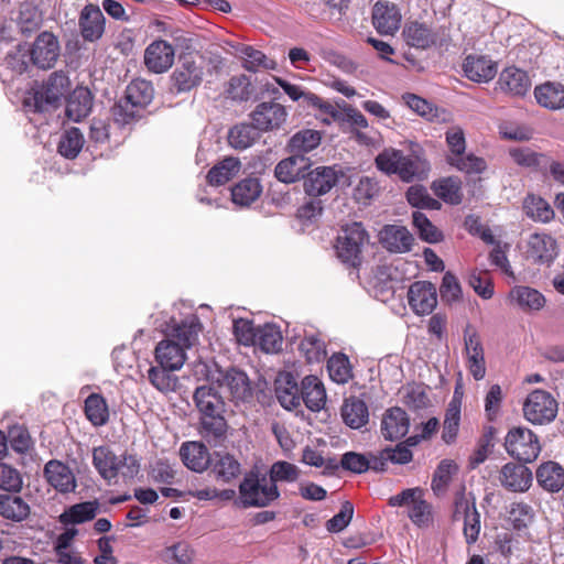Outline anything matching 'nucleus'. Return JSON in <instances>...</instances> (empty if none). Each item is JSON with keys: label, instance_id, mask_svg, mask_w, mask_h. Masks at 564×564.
Listing matches in <instances>:
<instances>
[{"label": "nucleus", "instance_id": "f03ea898", "mask_svg": "<svg viewBox=\"0 0 564 564\" xmlns=\"http://www.w3.org/2000/svg\"><path fill=\"white\" fill-rule=\"evenodd\" d=\"M154 88L145 79L132 80L126 89V96L113 107L117 121L129 123L139 117L141 109L145 108L153 99Z\"/></svg>", "mask_w": 564, "mask_h": 564}, {"label": "nucleus", "instance_id": "9b49d317", "mask_svg": "<svg viewBox=\"0 0 564 564\" xmlns=\"http://www.w3.org/2000/svg\"><path fill=\"white\" fill-rule=\"evenodd\" d=\"M31 64L41 69L52 68L59 56V44L56 36L50 32L39 34L30 45Z\"/></svg>", "mask_w": 564, "mask_h": 564}, {"label": "nucleus", "instance_id": "0eeeda50", "mask_svg": "<svg viewBox=\"0 0 564 564\" xmlns=\"http://www.w3.org/2000/svg\"><path fill=\"white\" fill-rule=\"evenodd\" d=\"M558 412V402L547 391L535 389L530 392L523 403V415L533 425L552 423Z\"/></svg>", "mask_w": 564, "mask_h": 564}, {"label": "nucleus", "instance_id": "a211bd4d", "mask_svg": "<svg viewBox=\"0 0 564 564\" xmlns=\"http://www.w3.org/2000/svg\"><path fill=\"white\" fill-rule=\"evenodd\" d=\"M556 240L547 234L536 232L529 237L528 257L535 263L550 264L557 256Z\"/></svg>", "mask_w": 564, "mask_h": 564}, {"label": "nucleus", "instance_id": "72a5a7b5", "mask_svg": "<svg viewBox=\"0 0 564 564\" xmlns=\"http://www.w3.org/2000/svg\"><path fill=\"white\" fill-rule=\"evenodd\" d=\"M93 108V95L87 87H76L66 104V116L73 121L86 118Z\"/></svg>", "mask_w": 564, "mask_h": 564}, {"label": "nucleus", "instance_id": "2f4dec72", "mask_svg": "<svg viewBox=\"0 0 564 564\" xmlns=\"http://www.w3.org/2000/svg\"><path fill=\"white\" fill-rule=\"evenodd\" d=\"M301 402L313 412L321 411L326 403V391L322 381L315 376H307L301 383Z\"/></svg>", "mask_w": 564, "mask_h": 564}, {"label": "nucleus", "instance_id": "c756f323", "mask_svg": "<svg viewBox=\"0 0 564 564\" xmlns=\"http://www.w3.org/2000/svg\"><path fill=\"white\" fill-rule=\"evenodd\" d=\"M164 332L167 336L172 337L171 339H174L186 349L196 343L200 332V323L195 315H192L181 323L174 322V324L167 326Z\"/></svg>", "mask_w": 564, "mask_h": 564}, {"label": "nucleus", "instance_id": "13d9d810", "mask_svg": "<svg viewBox=\"0 0 564 564\" xmlns=\"http://www.w3.org/2000/svg\"><path fill=\"white\" fill-rule=\"evenodd\" d=\"M256 337L259 347L265 352H278L282 347L283 337L275 325L267 324L259 328Z\"/></svg>", "mask_w": 564, "mask_h": 564}, {"label": "nucleus", "instance_id": "3c124183", "mask_svg": "<svg viewBox=\"0 0 564 564\" xmlns=\"http://www.w3.org/2000/svg\"><path fill=\"white\" fill-rule=\"evenodd\" d=\"M259 132L253 122L237 124L229 130L228 142L237 150H245L258 140Z\"/></svg>", "mask_w": 564, "mask_h": 564}, {"label": "nucleus", "instance_id": "49530a36", "mask_svg": "<svg viewBox=\"0 0 564 564\" xmlns=\"http://www.w3.org/2000/svg\"><path fill=\"white\" fill-rule=\"evenodd\" d=\"M370 284L375 291L376 297L386 301L394 293L392 268L388 265H378L373 270Z\"/></svg>", "mask_w": 564, "mask_h": 564}, {"label": "nucleus", "instance_id": "412c9836", "mask_svg": "<svg viewBox=\"0 0 564 564\" xmlns=\"http://www.w3.org/2000/svg\"><path fill=\"white\" fill-rule=\"evenodd\" d=\"M209 467L215 478L224 484H230L241 474V463L228 452H214Z\"/></svg>", "mask_w": 564, "mask_h": 564}, {"label": "nucleus", "instance_id": "b1692460", "mask_svg": "<svg viewBox=\"0 0 564 564\" xmlns=\"http://www.w3.org/2000/svg\"><path fill=\"white\" fill-rule=\"evenodd\" d=\"M154 356L160 366L175 371L180 370L186 360L185 348L170 338L156 345Z\"/></svg>", "mask_w": 564, "mask_h": 564}, {"label": "nucleus", "instance_id": "dca6fc26", "mask_svg": "<svg viewBox=\"0 0 564 564\" xmlns=\"http://www.w3.org/2000/svg\"><path fill=\"white\" fill-rule=\"evenodd\" d=\"M464 341L468 370L475 380H482L486 376V361L481 340L476 332L467 327Z\"/></svg>", "mask_w": 564, "mask_h": 564}, {"label": "nucleus", "instance_id": "f8f14e48", "mask_svg": "<svg viewBox=\"0 0 564 564\" xmlns=\"http://www.w3.org/2000/svg\"><path fill=\"white\" fill-rule=\"evenodd\" d=\"M343 176L336 166H318L303 176L304 192L310 197H318L327 194Z\"/></svg>", "mask_w": 564, "mask_h": 564}, {"label": "nucleus", "instance_id": "58836bf2", "mask_svg": "<svg viewBox=\"0 0 564 564\" xmlns=\"http://www.w3.org/2000/svg\"><path fill=\"white\" fill-rule=\"evenodd\" d=\"M261 193L262 186L258 178H245L231 188L232 203L241 207L249 206L259 198Z\"/></svg>", "mask_w": 564, "mask_h": 564}, {"label": "nucleus", "instance_id": "4c0bfd02", "mask_svg": "<svg viewBox=\"0 0 564 564\" xmlns=\"http://www.w3.org/2000/svg\"><path fill=\"white\" fill-rule=\"evenodd\" d=\"M307 166L308 162L305 156L292 154L276 164L274 175L282 183H294L301 177L303 178V171Z\"/></svg>", "mask_w": 564, "mask_h": 564}, {"label": "nucleus", "instance_id": "7ed1b4c3", "mask_svg": "<svg viewBox=\"0 0 564 564\" xmlns=\"http://www.w3.org/2000/svg\"><path fill=\"white\" fill-rule=\"evenodd\" d=\"M205 59L202 54L183 53L171 75V87L177 94L197 88L204 79Z\"/></svg>", "mask_w": 564, "mask_h": 564}, {"label": "nucleus", "instance_id": "423d86ee", "mask_svg": "<svg viewBox=\"0 0 564 564\" xmlns=\"http://www.w3.org/2000/svg\"><path fill=\"white\" fill-rule=\"evenodd\" d=\"M207 381L219 388H227L235 401H247L252 397L250 380L246 372L237 368L223 369L217 364L207 368Z\"/></svg>", "mask_w": 564, "mask_h": 564}, {"label": "nucleus", "instance_id": "4be33fe9", "mask_svg": "<svg viewBox=\"0 0 564 564\" xmlns=\"http://www.w3.org/2000/svg\"><path fill=\"white\" fill-rule=\"evenodd\" d=\"M410 420L406 412L398 406L386 411L381 421V434L387 441H397L406 435Z\"/></svg>", "mask_w": 564, "mask_h": 564}, {"label": "nucleus", "instance_id": "c85d7f7f", "mask_svg": "<svg viewBox=\"0 0 564 564\" xmlns=\"http://www.w3.org/2000/svg\"><path fill=\"white\" fill-rule=\"evenodd\" d=\"M340 415L344 423L352 430H360L369 422L368 405L357 397H349L344 400Z\"/></svg>", "mask_w": 564, "mask_h": 564}, {"label": "nucleus", "instance_id": "9d476101", "mask_svg": "<svg viewBox=\"0 0 564 564\" xmlns=\"http://www.w3.org/2000/svg\"><path fill=\"white\" fill-rule=\"evenodd\" d=\"M69 78L63 70L53 72L43 85L34 93V105L37 111L55 108L69 88Z\"/></svg>", "mask_w": 564, "mask_h": 564}, {"label": "nucleus", "instance_id": "bb28decb", "mask_svg": "<svg viewBox=\"0 0 564 564\" xmlns=\"http://www.w3.org/2000/svg\"><path fill=\"white\" fill-rule=\"evenodd\" d=\"M47 482L59 492H70L76 487V480L69 467L58 460H50L44 467Z\"/></svg>", "mask_w": 564, "mask_h": 564}, {"label": "nucleus", "instance_id": "bf43d9fd", "mask_svg": "<svg viewBox=\"0 0 564 564\" xmlns=\"http://www.w3.org/2000/svg\"><path fill=\"white\" fill-rule=\"evenodd\" d=\"M457 470L458 466L454 460H441L432 478V490L437 495L444 492L449 485L453 475H455Z\"/></svg>", "mask_w": 564, "mask_h": 564}, {"label": "nucleus", "instance_id": "4d7b16f0", "mask_svg": "<svg viewBox=\"0 0 564 564\" xmlns=\"http://www.w3.org/2000/svg\"><path fill=\"white\" fill-rule=\"evenodd\" d=\"M84 145V135L78 128L66 130L58 142V152L66 159H75Z\"/></svg>", "mask_w": 564, "mask_h": 564}, {"label": "nucleus", "instance_id": "de8ad7c7", "mask_svg": "<svg viewBox=\"0 0 564 564\" xmlns=\"http://www.w3.org/2000/svg\"><path fill=\"white\" fill-rule=\"evenodd\" d=\"M510 299L522 310L538 311L545 304V299L538 290L529 286H516L510 292Z\"/></svg>", "mask_w": 564, "mask_h": 564}, {"label": "nucleus", "instance_id": "052dcab7", "mask_svg": "<svg viewBox=\"0 0 564 564\" xmlns=\"http://www.w3.org/2000/svg\"><path fill=\"white\" fill-rule=\"evenodd\" d=\"M460 421V401L453 398L448 404L445 413L443 425V440L445 443L451 444L457 436Z\"/></svg>", "mask_w": 564, "mask_h": 564}, {"label": "nucleus", "instance_id": "09e8293b", "mask_svg": "<svg viewBox=\"0 0 564 564\" xmlns=\"http://www.w3.org/2000/svg\"><path fill=\"white\" fill-rule=\"evenodd\" d=\"M321 143V134L316 130L296 132L289 141L288 148L294 155H303L316 149Z\"/></svg>", "mask_w": 564, "mask_h": 564}, {"label": "nucleus", "instance_id": "69168bd1", "mask_svg": "<svg viewBox=\"0 0 564 564\" xmlns=\"http://www.w3.org/2000/svg\"><path fill=\"white\" fill-rule=\"evenodd\" d=\"M412 220L421 239L430 243H436L442 240V232L430 221L425 214L419 210L414 212Z\"/></svg>", "mask_w": 564, "mask_h": 564}, {"label": "nucleus", "instance_id": "cd10ccee", "mask_svg": "<svg viewBox=\"0 0 564 564\" xmlns=\"http://www.w3.org/2000/svg\"><path fill=\"white\" fill-rule=\"evenodd\" d=\"M499 479L508 490L525 491L531 486L532 473L523 465L508 463L502 467Z\"/></svg>", "mask_w": 564, "mask_h": 564}, {"label": "nucleus", "instance_id": "ddd939ff", "mask_svg": "<svg viewBox=\"0 0 564 564\" xmlns=\"http://www.w3.org/2000/svg\"><path fill=\"white\" fill-rule=\"evenodd\" d=\"M250 117L258 131L267 132L281 128L286 121L288 111L281 104L264 101L254 108Z\"/></svg>", "mask_w": 564, "mask_h": 564}, {"label": "nucleus", "instance_id": "6e6d98bb", "mask_svg": "<svg viewBox=\"0 0 564 564\" xmlns=\"http://www.w3.org/2000/svg\"><path fill=\"white\" fill-rule=\"evenodd\" d=\"M173 371L158 364L149 368L147 378L158 391L167 393L174 391L177 383V377L172 373Z\"/></svg>", "mask_w": 564, "mask_h": 564}, {"label": "nucleus", "instance_id": "f3484780", "mask_svg": "<svg viewBox=\"0 0 564 564\" xmlns=\"http://www.w3.org/2000/svg\"><path fill=\"white\" fill-rule=\"evenodd\" d=\"M106 19L96 4H86L78 19L80 34L85 41L96 42L102 37L105 33Z\"/></svg>", "mask_w": 564, "mask_h": 564}, {"label": "nucleus", "instance_id": "1a4fd4ad", "mask_svg": "<svg viewBox=\"0 0 564 564\" xmlns=\"http://www.w3.org/2000/svg\"><path fill=\"white\" fill-rule=\"evenodd\" d=\"M505 447L509 455L523 463L535 460L541 452L538 436L522 426L513 427L508 432Z\"/></svg>", "mask_w": 564, "mask_h": 564}, {"label": "nucleus", "instance_id": "864d4df0", "mask_svg": "<svg viewBox=\"0 0 564 564\" xmlns=\"http://www.w3.org/2000/svg\"><path fill=\"white\" fill-rule=\"evenodd\" d=\"M435 195L445 203L458 205L462 203L463 194L460 181L457 177H447L433 183Z\"/></svg>", "mask_w": 564, "mask_h": 564}, {"label": "nucleus", "instance_id": "8fccbe9b", "mask_svg": "<svg viewBox=\"0 0 564 564\" xmlns=\"http://www.w3.org/2000/svg\"><path fill=\"white\" fill-rule=\"evenodd\" d=\"M510 155L517 164L536 170L550 169L552 163L545 154L527 147L510 149Z\"/></svg>", "mask_w": 564, "mask_h": 564}, {"label": "nucleus", "instance_id": "c03bdc74", "mask_svg": "<svg viewBox=\"0 0 564 564\" xmlns=\"http://www.w3.org/2000/svg\"><path fill=\"white\" fill-rule=\"evenodd\" d=\"M403 34L406 43L416 48H427L436 43V35L424 23L411 22Z\"/></svg>", "mask_w": 564, "mask_h": 564}, {"label": "nucleus", "instance_id": "a878e982", "mask_svg": "<svg viewBox=\"0 0 564 564\" xmlns=\"http://www.w3.org/2000/svg\"><path fill=\"white\" fill-rule=\"evenodd\" d=\"M212 384L213 383L197 387L193 394L195 405L200 416L225 413V401Z\"/></svg>", "mask_w": 564, "mask_h": 564}, {"label": "nucleus", "instance_id": "603ef678", "mask_svg": "<svg viewBox=\"0 0 564 564\" xmlns=\"http://www.w3.org/2000/svg\"><path fill=\"white\" fill-rule=\"evenodd\" d=\"M85 414L95 426H102L109 420L106 400L98 393H91L85 400Z\"/></svg>", "mask_w": 564, "mask_h": 564}, {"label": "nucleus", "instance_id": "e433bc0d", "mask_svg": "<svg viewBox=\"0 0 564 564\" xmlns=\"http://www.w3.org/2000/svg\"><path fill=\"white\" fill-rule=\"evenodd\" d=\"M463 68L468 79L478 83L489 82L497 74L496 64L486 56H467Z\"/></svg>", "mask_w": 564, "mask_h": 564}, {"label": "nucleus", "instance_id": "aec40b11", "mask_svg": "<svg viewBox=\"0 0 564 564\" xmlns=\"http://www.w3.org/2000/svg\"><path fill=\"white\" fill-rule=\"evenodd\" d=\"M183 464L191 470L203 473L210 466L213 454L202 442H184L180 447Z\"/></svg>", "mask_w": 564, "mask_h": 564}, {"label": "nucleus", "instance_id": "4468645a", "mask_svg": "<svg viewBox=\"0 0 564 564\" xmlns=\"http://www.w3.org/2000/svg\"><path fill=\"white\" fill-rule=\"evenodd\" d=\"M408 302L416 315H429L437 305V292L433 283L416 281L408 291Z\"/></svg>", "mask_w": 564, "mask_h": 564}, {"label": "nucleus", "instance_id": "0e129e2a", "mask_svg": "<svg viewBox=\"0 0 564 564\" xmlns=\"http://www.w3.org/2000/svg\"><path fill=\"white\" fill-rule=\"evenodd\" d=\"M447 162L460 172L467 174H480L487 169L486 161L473 153L467 155L448 156Z\"/></svg>", "mask_w": 564, "mask_h": 564}, {"label": "nucleus", "instance_id": "e2e57ef3", "mask_svg": "<svg viewBox=\"0 0 564 564\" xmlns=\"http://www.w3.org/2000/svg\"><path fill=\"white\" fill-rule=\"evenodd\" d=\"M243 59V67L248 72H258L260 68L272 69L274 68V62L268 59L267 56L259 50L253 48L250 45H243L240 50Z\"/></svg>", "mask_w": 564, "mask_h": 564}, {"label": "nucleus", "instance_id": "a19ab883", "mask_svg": "<svg viewBox=\"0 0 564 564\" xmlns=\"http://www.w3.org/2000/svg\"><path fill=\"white\" fill-rule=\"evenodd\" d=\"M536 480L544 489L558 491L564 486V470L558 464L547 462L538 468Z\"/></svg>", "mask_w": 564, "mask_h": 564}, {"label": "nucleus", "instance_id": "6ab92c4d", "mask_svg": "<svg viewBox=\"0 0 564 564\" xmlns=\"http://www.w3.org/2000/svg\"><path fill=\"white\" fill-rule=\"evenodd\" d=\"M372 23L380 34L392 35L400 28L401 14L395 4L378 1L372 9Z\"/></svg>", "mask_w": 564, "mask_h": 564}, {"label": "nucleus", "instance_id": "79ce46f5", "mask_svg": "<svg viewBox=\"0 0 564 564\" xmlns=\"http://www.w3.org/2000/svg\"><path fill=\"white\" fill-rule=\"evenodd\" d=\"M240 169L241 163L239 159L234 156L225 158L208 171L207 181L210 185H224L235 177Z\"/></svg>", "mask_w": 564, "mask_h": 564}, {"label": "nucleus", "instance_id": "774afa93", "mask_svg": "<svg viewBox=\"0 0 564 564\" xmlns=\"http://www.w3.org/2000/svg\"><path fill=\"white\" fill-rule=\"evenodd\" d=\"M29 52V44H18L13 50L7 53L4 58L6 65L18 74L24 73L31 63Z\"/></svg>", "mask_w": 564, "mask_h": 564}, {"label": "nucleus", "instance_id": "20e7f679", "mask_svg": "<svg viewBox=\"0 0 564 564\" xmlns=\"http://www.w3.org/2000/svg\"><path fill=\"white\" fill-rule=\"evenodd\" d=\"M369 242V235L361 223L346 224L337 237L336 252L338 258L351 265L361 263L362 250Z\"/></svg>", "mask_w": 564, "mask_h": 564}, {"label": "nucleus", "instance_id": "680f3d73", "mask_svg": "<svg viewBox=\"0 0 564 564\" xmlns=\"http://www.w3.org/2000/svg\"><path fill=\"white\" fill-rule=\"evenodd\" d=\"M330 379L336 383H346L351 378L349 359L344 354H335L327 361Z\"/></svg>", "mask_w": 564, "mask_h": 564}, {"label": "nucleus", "instance_id": "473e14b6", "mask_svg": "<svg viewBox=\"0 0 564 564\" xmlns=\"http://www.w3.org/2000/svg\"><path fill=\"white\" fill-rule=\"evenodd\" d=\"M301 389L291 373H283L275 380V395L280 404L286 410L300 406Z\"/></svg>", "mask_w": 564, "mask_h": 564}, {"label": "nucleus", "instance_id": "37998d69", "mask_svg": "<svg viewBox=\"0 0 564 564\" xmlns=\"http://www.w3.org/2000/svg\"><path fill=\"white\" fill-rule=\"evenodd\" d=\"M0 514L4 519L21 522L29 517L30 507L19 496L0 495Z\"/></svg>", "mask_w": 564, "mask_h": 564}, {"label": "nucleus", "instance_id": "6e6552de", "mask_svg": "<svg viewBox=\"0 0 564 564\" xmlns=\"http://www.w3.org/2000/svg\"><path fill=\"white\" fill-rule=\"evenodd\" d=\"M389 505L391 507H408L409 518L420 528L429 527L433 520L432 507L424 499V491L419 487L404 489L390 497Z\"/></svg>", "mask_w": 564, "mask_h": 564}, {"label": "nucleus", "instance_id": "c9c22d12", "mask_svg": "<svg viewBox=\"0 0 564 564\" xmlns=\"http://www.w3.org/2000/svg\"><path fill=\"white\" fill-rule=\"evenodd\" d=\"M93 464L99 475L109 482L116 479L119 475V457H117L108 446H98L94 448Z\"/></svg>", "mask_w": 564, "mask_h": 564}, {"label": "nucleus", "instance_id": "a18cd8bd", "mask_svg": "<svg viewBox=\"0 0 564 564\" xmlns=\"http://www.w3.org/2000/svg\"><path fill=\"white\" fill-rule=\"evenodd\" d=\"M525 215L534 221L549 223L554 218L551 205L541 196L529 194L523 200Z\"/></svg>", "mask_w": 564, "mask_h": 564}, {"label": "nucleus", "instance_id": "5701e85b", "mask_svg": "<svg viewBox=\"0 0 564 564\" xmlns=\"http://www.w3.org/2000/svg\"><path fill=\"white\" fill-rule=\"evenodd\" d=\"M413 241V236L403 226L387 225L380 231V242L390 252H409L412 248Z\"/></svg>", "mask_w": 564, "mask_h": 564}, {"label": "nucleus", "instance_id": "ea45409f", "mask_svg": "<svg viewBox=\"0 0 564 564\" xmlns=\"http://www.w3.org/2000/svg\"><path fill=\"white\" fill-rule=\"evenodd\" d=\"M534 96L539 105L551 110L564 107V85L545 83L535 87Z\"/></svg>", "mask_w": 564, "mask_h": 564}, {"label": "nucleus", "instance_id": "f704fd0d", "mask_svg": "<svg viewBox=\"0 0 564 564\" xmlns=\"http://www.w3.org/2000/svg\"><path fill=\"white\" fill-rule=\"evenodd\" d=\"M463 512L464 514V536L467 544H473L477 541L480 532V513L476 508L475 501L467 499H459L456 501V513Z\"/></svg>", "mask_w": 564, "mask_h": 564}, {"label": "nucleus", "instance_id": "39448f33", "mask_svg": "<svg viewBox=\"0 0 564 564\" xmlns=\"http://www.w3.org/2000/svg\"><path fill=\"white\" fill-rule=\"evenodd\" d=\"M376 164L380 171L398 174L405 182L413 181L425 169V161L420 155L405 156L395 149H387L378 154Z\"/></svg>", "mask_w": 564, "mask_h": 564}, {"label": "nucleus", "instance_id": "f257e3e1", "mask_svg": "<svg viewBox=\"0 0 564 564\" xmlns=\"http://www.w3.org/2000/svg\"><path fill=\"white\" fill-rule=\"evenodd\" d=\"M280 498L276 485L271 484L268 476L251 469L245 474L238 487L236 503L245 509L265 508Z\"/></svg>", "mask_w": 564, "mask_h": 564}, {"label": "nucleus", "instance_id": "338daca9", "mask_svg": "<svg viewBox=\"0 0 564 564\" xmlns=\"http://www.w3.org/2000/svg\"><path fill=\"white\" fill-rule=\"evenodd\" d=\"M300 469L294 464L285 460L273 463L269 470V480L276 485L279 481L293 482L299 479Z\"/></svg>", "mask_w": 564, "mask_h": 564}, {"label": "nucleus", "instance_id": "7c9ffc66", "mask_svg": "<svg viewBox=\"0 0 564 564\" xmlns=\"http://www.w3.org/2000/svg\"><path fill=\"white\" fill-rule=\"evenodd\" d=\"M500 89L511 96H524L531 87L528 74L517 67L505 68L498 79Z\"/></svg>", "mask_w": 564, "mask_h": 564}, {"label": "nucleus", "instance_id": "5fc2aeb1", "mask_svg": "<svg viewBox=\"0 0 564 564\" xmlns=\"http://www.w3.org/2000/svg\"><path fill=\"white\" fill-rule=\"evenodd\" d=\"M98 506L96 502L86 501L72 506L59 516L63 524H75L89 521L95 518Z\"/></svg>", "mask_w": 564, "mask_h": 564}, {"label": "nucleus", "instance_id": "393cba45", "mask_svg": "<svg viewBox=\"0 0 564 564\" xmlns=\"http://www.w3.org/2000/svg\"><path fill=\"white\" fill-rule=\"evenodd\" d=\"M228 423L224 413L203 415L199 417V434L210 445L223 444L227 438Z\"/></svg>", "mask_w": 564, "mask_h": 564}, {"label": "nucleus", "instance_id": "2eb2a0df", "mask_svg": "<svg viewBox=\"0 0 564 564\" xmlns=\"http://www.w3.org/2000/svg\"><path fill=\"white\" fill-rule=\"evenodd\" d=\"M175 51L164 40L153 41L144 51V64L154 74L165 73L174 63Z\"/></svg>", "mask_w": 564, "mask_h": 564}]
</instances>
